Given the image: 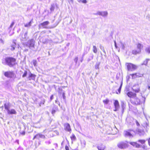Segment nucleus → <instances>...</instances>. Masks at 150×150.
<instances>
[{
	"label": "nucleus",
	"instance_id": "5701e85b",
	"mask_svg": "<svg viewBox=\"0 0 150 150\" xmlns=\"http://www.w3.org/2000/svg\"><path fill=\"white\" fill-rule=\"evenodd\" d=\"M145 50L146 53L148 54H150V46L146 48Z\"/></svg>",
	"mask_w": 150,
	"mask_h": 150
},
{
	"label": "nucleus",
	"instance_id": "09e8293b",
	"mask_svg": "<svg viewBox=\"0 0 150 150\" xmlns=\"http://www.w3.org/2000/svg\"><path fill=\"white\" fill-rule=\"evenodd\" d=\"M137 124H138V125H139V124L138 123H137Z\"/></svg>",
	"mask_w": 150,
	"mask_h": 150
},
{
	"label": "nucleus",
	"instance_id": "de8ad7c7",
	"mask_svg": "<svg viewBox=\"0 0 150 150\" xmlns=\"http://www.w3.org/2000/svg\"><path fill=\"white\" fill-rule=\"evenodd\" d=\"M59 90L61 91H62V89L59 88Z\"/></svg>",
	"mask_w": 150,
	"mask_h": 150
},
{
	"label": "nucleus",
	"instance_id": "7ed1b4c3",
	"mask_svg": "<svg viewBox=\"0 0 150 150\" xmlns=\"http://www.w3.org/2000/svg\"><path fill=\"white\" fill-rule=\"evenodd\" d=\"M10 106V104L9 103L4 104V108L7 110V113L8 115L16 114L17 113L16 111L14 109H11L10 110L9 108Z\"/></svg>",
	"mask_w": 150,
	"mask_h": 150
},
{
	"label": "nucleus",
	"instance_id": "a878e982",
	"mask_svg": "<svg viewBox=\"0 0 150 150\" xmlns=\"http://www.w3.org/2000/svg\"><path fill=\"white\" fill-rule=\"evenodd\" d=\"M32 21H30L28 23L25 24L24 25L25 27H28L31 26Z\"/></svg>",
	"mask_w": 150,
	"mask_h": 150
},
{
	"label": "nucleus",
	"instance_id": "7c9ffc66",
	"mask_svg": "<svg viewBox=\"0 0 150 150\" xmlns=\"http://www.w3.org/2000/svg\"><path fill=\"white\" fill-rule=\"evenodd\" d=\"M33 63L34 66H36L37 65V61L36 60H33Z\"/></svg>",
	"mask_w": 150,
	"mask_h": 150
},
{
	"label": "nucleus",
	"instance_id": "cd10ccee",
	"mask_svg": "<svg viewBox=\"0 0 150 150\" xmlns=\"http://www.w3.org/2000/svg\"><path fill=\"white\" fill-rule=\"evenodd\" d=\"M11 50L12 51L14 50L15 49V43H14V45H11Z\"/></svg>",
	"mask_w": 150,
	"mask_h": 150
},
{
	"label": "nucleus",
	"instance_id": "2eb2a0df",
	"mask_svg": "<svg viewBox=\"0 0 150 150\" xmlns=\"http://www.w3.org/2000/svg\"><path fill=\"white\" fill-rule=\"evenodd\" d=\"M97 148L98 150H105L106 147L104 145L101 144L98 145Z\"/></svg>",
	"mask_w": 150,
	"mask_h": 150
},
{
	"label": "nucleus",
	"instance_id": "c85d7f7f",
	"mask_svg": "<svg viewBox=\"0 0 150 150\" xmlns=\"http://www.w3.org/2000/svg\"><path fill=\"white\" fill-rule=\"evenodd\" d=\"M108 14V13L106 11H104L102 13L101 15L103 16H106Z\"/></svg>",
	"mask_w": 150,
	"mask_h": 150
},
{
	"label": "nucleus",
	"instance_id": "a211bd4d",
	"mask_svg": "<svg viewBox=\"0 0 150 150\" xmlns=\"http://www.w3.org/2000/svg\"><path fill=\"white\" fill-rule=\"evenodd\" d=\"M140 52V50H134L132 51V53L134 55H136L139 54Z\"/></svg>",
	"mask_w": 150,
	"mask_h": 150
},
{
	"label": "nucleus",
	"instance_id": "3c124183",
	"mask_svg": "<svg viewBox=\"0 0 150 150\" xmlns=\"http://www.w3.org/2000/svg\"><path fill=\"white\" fill-rule=\"evenodd\" d=\"M56 6H57V5H56Z\"/></svg>",
	"mask_w": 150,
	"mask_h": 150
},
{
	"label": "nucleus",
	"instance_id": "a18cd8bd",
	"mask_svg": "<svg viewBox=\"0 0 150 150\" xmlns=\"http://www.w3.org/2000/svg\"><path fill=\"white\" fill-rule=\"evenodd\" d=\"M103 52H104V54H105L106 55V53L103 47Z\"/></svg>",
	"mask_w": 150,
	"mask_h": 150
},
{
	"label": "nucleus",
	"instance_id": "1a4fd4ad",
	"mask_svg": "<svg viewBox=\"0 0 150 150\" xmlns=\"http://www.w3.org/2000/svg\"><path fill=\"white\" fill-rule=\"evenodd\" d=\"M114 105L115 108L114 111H116L118 110L120 108V105L118 101L117 100H115L114 101Z\"/></svg>",
	"mask_w": 150,
	"mask_h": 150
},
{
	"label": "nucleus",
	"instance_id": "f3484780",
	"mask_svg": "<svg viewBox=\"0 0 150 150\" xmlns=\"http://www.w3.org/2000/svg\"><path fill=\"white\" fill-rule=\"evenodd\" d=\"M43 136V135H42V134L39 133L37 134L33 137V139L34 140L35 138H36L37 137L38 139H39V138H42Z\"/></svg>",
	"mask_w": 150,
	"mask_h": 150
},
{
	"label": "nucleus",
	"instance_id": "4c0bfd02",
	"mask_svg": "<svg viewBox=\"0 0 150 150\" xmlns=\"http://www.w3.org/2000/svg\"><path fill=\"white\" fill-rule=\"evenodd\" d=\"M65 149L66 150H69V146L67 145H66L65 146Z\"/></svg>",
	"mask_w": 150,
	"mask_h": 150
},
{
	"label": "nucleus",
	"instance_id": "f257e3e1",
	"mask_svg": "<svg viewBox=\"0 0 150 150\" xmlns=\"http://www.w3.org/2000/svg\"><path fill=\"white\" fill-rule=\"evenodd\" d=\"M127 95L130 98L131 103L133 105H138L144 103L145 98L140 96H138L135 93L132 91H129Z\"/></svg>",
	"mask_w": 150,
	"mask_h": 150
},
{
	"label": "nucleus",
	"instance_id": "bb28decb",
	"mask_svg": "<svg viewBox=\"0 0 150 150\" xmlns=\"http://www.w3.org/2000/svg\"><path fill=\"white\" fill-rule=\"evenodd\" d=\"M45 102V100L43 99L42 100L40 103L39 105L40 106H41L42 105H43Z\"/></svg>",
	"mask_w": 150,
	"mask_h": 150
},
{
	"label": "nucleus",
	"instance_id": "a19ab883",
	"mask_svg": "<svg viewBox=\"0 0 150 150\" xmlns=\"http://www.w3.org/2000/svg\"><path fill=\"white\" fill-rule=\"evenodd\" d=\"M82 2L83 3L86 4L87 3V1L86 0H83Z\"/></svg>",
	"mask_w": 150,
	"mask_h": 150
},
{
	"label": "nucleus",
	"instance_id": "6ab92c4d",
	"mask_svg": "<svg viewBox=\"0 0 150 150\" xmlns=\"http://www.w3.org/2000/svg\"><path fill=\"white\" fill-rule=\"evenodd\" d=\"M137 47L139 49V50H140L141 51V49L143 47V46L140 43H138L137 45Z\"/></svg>",
	"mask_w": 150,
	"mask_h": 150
},
{
	"label": "nucleus",
	"instance_id": "9d476101",
	"mask_svg": "<svg viewBox=\"0 0 150 150\" xmlns=\"http://www.w3.org/2000/svg\"><path fill=\"white\" fill-rule=\"evenodd\" d=\"M28 47L30 48H34L35 41L33 39H30L28 41Z\"/></svg>",
	"mask_w": 150,
	"mask_h": 150
},
{
	"label": "nucleus",
	"instance_id": "c9c22d12",
	"mask_svg": "<svg viewBox=\"0 0 150 150\" xmlns=\"http://www.w3.org/2000/svg\"><path fill=\"white\" fill-rule=\"evenodd\" d=\"M56 110H52V111L51 113L52 114H54L56 112Z\"/></svg>",
	"mask_w": 150,
	"mask_h": 150
},
{
	"label": "nucleus",
	"instance_id": "412c9836",
	"mask_svg": "<svg viewBox=\"0 0 150 150\" xmlns=\"http://www.w3.org/2000/svg\"><path fill=\"white\" fill-rule=\"evenodd\" d=\"M103 102L104 104H107L109 103V100L108 99L106 98L105 100H103Z\"/></svg>",
	"mask_w": 150,
	"mask_h": 150
},
{
	"label": "nucleus",
	"instance_id": "9b49d317",
	"mask_svg": "<svg viewBox=\"0 0 150 150\" xmlns=\"http://www.w3.org/2000/svg\"><path fill=\"white\" fill-rule=\"evenodd\" d=\"M64 129L65 130L67 131L70 132L71 131L70 125L68 123H66L64 125Z\"/></svg>",
	"mask_w": 150,
	"mask_h": 150
},
{
	"label": "nucleus",
	"instance_id": "f704fd0d",
	"mask_svg": "<svg viewBox=\"0 0 150 150\" xmlns=\"http://www.w3.org/2000/svg\"><path fill=\"white\" fill-rule=\"evenodd\" d=\"M121 86H122V85L120 86V88H119V89L118 90L119 93H120L121 90Z\"/></svg>",
	"mask_w": 150,
	"mask_h": 150
},
{
	"label": "nucleus",
	"instance_id": "6e6552de",
	"mask_svg": "<svg viewBox=\"0 0 150 150\" xmlns=\"http://www.w3.org/2000/svg\"><path fill=\"white\" fill-rule=\"evenodd\" d=\"M133 131L131 129H128L127 130L125 131L124 132V135L125 137H132L133 136L132 133Z\"/></svg>",
	"mask_w": 150,
	"mask_h": 150
},
{
	"label": "nucleus",
	"instance_id": "dca6fc26",
	"mask_svg": "<svg viewBox=\"0 0 150 150\" xmlns=\"http://www.w3.org/2000/svg\"><path fill=\"white\" fill-rule=\"evenodd\" d=\"M36 76L35 75L30 73L28 76V78L29 80H35Z\"/></svg>",
	"mask_w": 150,
	"mask_h": 150
},
{
	"label": "nucleus",
	"instance_id": "20e7f679",
	"mask_svg": "<svg viewBox=\"0 0 150 150\" xmlns=\"http://www.w3.org/2000/svg\"><path fill=\"white\" fill-rule=\"evenodd\" d=\"M4 76L8 78L14 79L16 78V75L13 71H7L4 72Z\"/></svg>",
	"mask_w": 150,
	"mask_h": 150
},
{
	"label": "nucleus",
	"instance_id": "58836bf2",
	"mask_svg": "<svg viewBox=\"0 0 150 150\" xmlns=\"http://www.w3.org/2000/svg\"><path fill=\"white\" fill-rule=\"evenodd\" d=\"M53 95H52L50 97V101H51L52 99H53Z\"/></svg>",
	"mask_w": 150,
	"mask_h": 150
},
{
	"label": "nucleus",
	"instance_id": "473e14b6",
	"mask_svg": "<svg viewBox=\"0 0 150 150\" xmlns=\"http://www.w3.org/2000/svg\"><path fill=\"white\" fill-rule=\"evenodd\" d=\"M14 22H12L11 23V25L10 26V27L11 28L14 25Z\"/></svg>",
	"mask_w": 150,
	"mask_h": 150
},
{
	"label": "nucleus",
	"instance_id": "b1692460",
	"mask_svg": "<svg viewBox=\"0 0 150 150\" xmlns=\"http://www.w3.org/2000/svg\"><path fill=\"white\" fill-rule=\"evenodd\" d=\"M55 8V6L54 4L52 5L50 8V10L51 11H54Z\"/></svg>",
	"mask_w": 150,
	"mask_h": 150
},
{
	"label": "nucleus",
	"instance_id": "603ef678",
	"mask_svg": "<svg viewBox=\"0 0 150 150\" xmlns=\"http://www.w3.org/2000/svg\"><path fill=\"white\" fill-rule=\"evenodd\" d=\"M4 150H5L4 149Z\"/></svg>",
	"mask_w": 150,
	"mask_h": 150
},
{
	"label": "nucleus",
	"instance_id": "ea45409f",
	"mask_svg": "<svg viewBox=\"0 0 150 150\" xmlns=\"http://www.w3.org/2000/svg\"><path fill=\"white\" fill-rule=\"evenodd\" d=\"M62 96L63 98L64 99H65L66 96H65V93H62Z\"/></svg>",
	"mask_w": 150,
	"mask_h": 150
},
{
	"label": "nucleus",
	"instance_id": "4be33fe9",
	"mask_svg": "<svg viewBox=\"0 0 150 150\" xmlns=\"http://www.w3.org/2000/svg\"><path fill=\"white\" fill-rule=\"evenodd\" d=\"M138 142L142 144H143L145 143L146 141L144 139H139L138 140Z\"/></svg>",
	"mask_w": 150,
	"mask_h": 150
},
{
	"label": "nucleus",
	"instance_id": "c03bdc74",
	"mask_svg": "<svg viewBox=\"0 0 150 150\" xmlns=\"http://www.w3.org/2000/svg\"><path fill=\"white\" fill-rule=\"evenodd\" d=\"M74 60L75 61L76 63H77L78 60V57H76L75 58Z\"/></svg>",
	"mask_w": 150,
	"mask_h": 150
},
{
	"label": "nucleus",
	"instance_id": "79ce46f5",
	"mask_svg": "<svg viewBox=\"0 0 150 150\" xmlns=\"http://www.w3.org/2000/svg\"><path fill=\"white\" fill-rule=\"evenodd\" d=\"M21 134L22 135H24L25 134V132L24 131L22 132L21 133Z\"/></svg>",
	"mask_w": 150,
	"mask_h": 150
},
{
	"label": "nucleus",
	"instance_id": "ddd939ff",
	"mask_svg": "<svg viewBox=\"0 0 150 150\" xmlns=\"http://www.w3.org/2000/svg\"><path fill=\"white\" fill-rule=\"evenodd\" d=\"M49 23V22L48 21H45L43 22V23H41L39 25V26L40 28V26H41L42 27H43L45 28H47L46 26Z\"/></svg>",
	"mask_w": 150,
	"mask_h": 150
},
{
	"label": "nucleus",
	"instance_id": "72a5a7b5",
	"mask_svg": "<svg viewBox=\"0 0 150 150\" xmlns=\"http://www.w3.org/2000/svg\"><path fill=\"white\" fill-rule=\"evenodd\" d=\"M138 132L139 133H142L144 132V130L143 129L140 130L139 129H138Z\"/></svg>",
	"mask_w": 150,
	"mask_h": 150
},
{
	"label": "nucleus",
	"instance_id": "e433bc0d",
	"mask_svg": "<svg viewBox=\"0 0 150 150\" xmlns=\"http://www.w3.org/2000/svg\"><path fill=\"white\" fill-rule=\"evenodd\" d=\"M147 88L148 90H150V83H149L148 84Z\"/></svg>",
	"mask_w": 150,
	"mask_h": 150
},
{
	"label": "nucleus",
	"instance_id": "423d86ee",
	"mask_svg": "<svg viewBox=\"0 0 150 150\" xmlns=\"http://www.w3.org/2000/svg\"><path fill=\"white\" fill-rule=\"evenodd\" d=\"M128 142L126 141H122L117 144V147L120 149H124L128 147Z\"/></svg>",
	"mask_w": 150,
	"mask_h": 150
},
{
	"label": "nucleus",
	"instance_id": "2f4dec72",
	"mask_svg": "<svg viewBox=\"0 0 150 150\" xmlns=\"http://www.w3.org/2000/svg\"><path fill=\"white\" fill-rule=\"evenodd\" d=\"M4 44V41L1 39L0 38V45L3 44Z\"/></svg>",
	"mask_w": 150,
	"mask_h": 150
},
{
	"label": "nucleus",
	"instance_id": "39448f33",
	"mask_svg": "<svg viewBox=\"0 0 150 150\" xmlns=\"http://www.w3.org/2000/svg\"><path fill=\"white\" fill-rule=\"evenodd\" d=\"M128 71H132L136 69L137 68V65L130 63H127L125 64Z\"/></svg>",
	"mask_w": 150,
	"mask_h": 150
},
{
	"label": "nucleus",
	"instance_id": "8fccbe9b",
	"mask_svg": "<svg viewBox=\"0 0 150 150\" xmlns=\"http://www.w3.org/2000/svg\"><path fill=\"white\" fill-rule=\"evenodd\" d=\"M137 124H138V125H139V124L138 123H137Z\"/></svg>",
	"mask_w": 150,
	"mask_h": 150
},
{
	"label": "nucleus",
	"instance_id": "4468645a",
	"mask_svg": "<svg viewBox=\"0 0 150 150\" xmlns=\"http://www.w3.org/2000/svg\"><path fill=\"white\" fill-rule=\"evenodd\" d=\"M130 144L133 146L137 148H139L140 147L141 145L135 142H131L130 143Z\"/></svg>",
	"mask_w": 150,
	"mask_h": 150
},
{
	"label": "nucleus",
	"instance_id": "c756f323",
	"mask_svg": "<svg viewBox=\"0 0 150 150\" xmlns=\"http://www.w3.org/2000/svg\"><path fill=\"white\" fill-rule=\"evenodd\" d=\"M27 72L26 71H24V74H23L22 75V77H25L27 76Z\"/></svg>",
	"mask_w": 150,
	"mask_h": 150
},
{
	"label": "nucleus",
	"instance_id": "0eeeda50",
	"mask_svg": "<svg viewBox=\"0 0 150 150\" xmlns=\"http://www.w3.org/2000/svg\"><path fill=\"white\" fill-rule=\"evenodd\" d=\"M132 90L134 92V93H139L140 91V87L138 84L134 85L132 88Z\"/></svg>",
	"mask_w": 150,
	"mask_h": 150
},
{
	"label": "nucleus",
	"instance_id": "f03ea898",
	"mask_svg": "<svg viewBox=\"0 0 150 150\" xmlns=\"http://www.w3.org/2000/svg\"><path fill=\"white\" fill-rule=\"evenodd\" d=\"M6 64L10 67H13L17 64L16 59L12 57H7L4 59Z\"/></svg>",
	"mask_w": 150,
	"mask_h": 150
},
{
	"label": "nucleus",
	"instance_id": "49530a36",
	"mask_svg": "<svg viewBox=\"0 0 150 150\" xmlns=\"http://www.w3.org/2000/svg\"><path fill=\"white\" fill-rule=\"evenodd\" d=\"M27 34H28V32H26L25 33V34H24L25 36H27Z\"/></svg>",
	"mask_w": 150,
	"mask_h": 150
},
{
	"label": "nucleus",
	"instance_id": "f8f14e48",
	"mask_svg": "<svg viewBox=\"0 0 150 150\" xmlns=\"http://www.w3.org/2000/svg\"><path fill=\"white\" fill-rule=\"evenodd\" d=\"M132 76V79H134L136 78L141 77L142 76V75L138 73H135L130 74Z\"/></svg>",
	"mask_w": 150,
	"mask_h": 150
},
{
	"label": "nucleus",
	"instance_id": "393cba45",
	"mask_svg": "<svg viewBox=\"0 0 150 150\" xmlns=\"http://www.w3.org/2000/svg\"><path fill=\"white\" fill-rule=\"evenodd\" d=\"M93 52L95 53H96L97 52V48L95 46H93Z\"/></svg>",
	"mask_w": 150,
	"mask_h": 150
},
{
	"label": "nucleus",
	"instance_id": "37998d69",
	"mask_svg": "<svg viewBox=\"0 0 150 150\" xmlns=\"http://www.w3.org/2000/svg\"><path fill=\"white\" fill-rule=\"evenodd\" d=\"M148 144L149 146H150V137L148 139Z\"/></svg>",
	"mask_w": 150,
	"mask_h": 150
},
{
	"label": "nucleus",
	"instance_id": "aec40b11",
	"mask_svg": "<svg viewBox=\"0 0 150 150\" xmlns=\"http://www.w3.org/2000/svg\"><path fill=\"white\" fill-rule=\"evenodd\" d=\"M70 138L72 141H74L76 140V137L74 134H72L71 136L70 137Z\"/></svg>",
	"mask_w": 150,
	"mask_h": 150
}]
</instances>
